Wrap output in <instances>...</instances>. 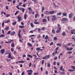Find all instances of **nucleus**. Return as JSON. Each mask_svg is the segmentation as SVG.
<instances>
[{
	"label": "nucleus",
	"instance_id": "49",
	"mask_svg": "<svg viewBox=\"0 0 75 75\" xmlns=\"http://www.w3.org/2000/svg\"><path fill=\"white\" fill-rule=\"evenodd\" d=\"M17 14H18V11H16V13H15L14 14L15 16H16V15H17Z\"/></svg>",
	"mask_w": 75,
	"mask_h": 75
},
{
	"label": "nucleus",
	"instance_id": "50",
	"mask_svg": "<svg viewBox=\"0 0 75 75\" xmlns=\"http://www.w3.org/2000/svg\"><path fill=\"white\" fill-rule=\"evenodd\" d=\"M45 74L46 75H47V74H48V71H45Z\"/></svg>",
	"mask_w": 75,
	"mask_h": 75
},
{
	"label": "nucleus",
	"instance_id": "17",
	"mask_svg": "<svg viewBox=\"0 0 75 75\" xmlns=\"http://www.w3.org/2000/svg\"><path fill=\"white\" fill-rule=\"evenodd\" d=\"M27 56L28 57H30V58H33V56L30 54H28Z\"/></svg>",
	"mask_w": 75,
	"mask_h": 75
},
{
	"label": "nucleus",
	"instance_id": "28",
	"mask_svg": "<svg viewBox=\"0 0 75 75\" xmlns=\"http://www.w3.org/2000/svg\"><path fill=\"white\" fill-rule=\"evenodd\" d=\"M19 27L21 28H24V26H19Z\"/></svg>",
	"mask_w": 75,
	"mask_h": 75
},
{
	"label": "nucleus",
	"instance_id": "7",
	"mask_svg": "<svg viewBox=\"0 0 75 75\" xmlns=\"http://www.w3.org/2000/svg\"><path fill=\"white\" fill-rule=\"evenodd\" d=\"M21 17L20 16H18L17 17V18H18L19 20H22V19H21Z\"/></svg>",
	"mask_w": 75,
	"mask_h": 75
},
{
	"label": "nucleus",
	"instance_id": "8",
	"mask_svg": "<svg viewBox=\"0 0 75 75\" xmlns=\"http://www.w3.org/2000/svg\"><path fill=\"white\" fill-rule=\"evenodd\" d=\"M16 34L15 32H13L11 33L10 35H14Z\"/></svg>",
	"mask_w": 75,
	"mask_h": 75
},
{
	"label": "nucleus",
	"instance_id": "44",
	"mask_svg": "<svg viewBox=\"0 0 75 75\" xmlns=\"http://www.w3.org/2000/svg\"><path fill=\"white\" fill-rule=\"evenodd\" d=\"M71 68H72V69H75V67L74 66H72Z\"/></svg>",
	"mask_w": 75,
	"mask_h": 75
},
{
	"label": "nucleus",
	"instance_id": "6",
	"mask_svg": "<svg viewBox=\"0 0 75 75\" xmlns=\"http://www.w3.org/2000/svg\"><path fill=\"white\" fill-rule=\"evenodd\" d=\"M57 27L58 28V29H59V30H61V28L60 27V25H59V24H57Z\"/></svg>",
	"mask_w": 75,
	"mask_h": 75
},
{
	"label": "nucleus",
	"instance_id": "11",
	"mask_svg": "<svg viewBox=\"0 0 75 75\" xmlns=\"http://www.w3.org/2000/svg\"><path fill=\"white\" fill-rule=\"evenodd\" d=\"M74 32H75V30H71L70 33L71 34H73Z\"/></svg>",
	"mask_w": 75,
	"mask_h": 75
},
{
	"label": "nucleus",
	"instance_id": "25",
	"mask_svg": "<svg viewBox=\"0 0 75 75\" xmlns=\"http://www.w3.org/2000/svg\"><path fill=\"white\" fill-rule=\"evenodd\" d=\"M11 47H14V43H12L11 44Z\"/></svg>",
	"mask_w": 75,
	"mask_h": 75
},
{
	"label": "nucleus",
	"instance_id": "31",
	"mask_svg": "<svg viewBox=\"0 0 75 75\" xmlns=\"http://www.w3.org/2000/svg\"><path fill=\"white\" fill-rule=\"evenodd\" d=\"M34 2H35V4H37L38 2L37 0H34Z\"/></svg>",
	"mask_w": 75,
	"mask_h": 75
},
{
	"label": "nucleus",
	"instance_id": "4",
	"mask_svg": "<svg viewBox=\"0 0 75 75\" xmlns=\"http://www.w3.org/2000/svg\"><path fill=\"white\" fill-rule=\"evenodd\" d=\"M5 51V50H4V49L3 50L1 49V50L0 52H1V54H3V53Z\"/></svg>",
	"mask_w": 75,
	"mask_h": 75
},
{
	"label": "nucleus",
	"instance_id": "13",
	"mask_svg": "<svg viewBox=\"0 0 75 75\" xmlns=\"http://www.w3.org/2000/svg\"><path fill=\"white\" fill-rule=\"evenodd\" d=\"M28 46H30V47H32L33 46V45H32V44H31L29 42H28Z\"/></svg>",
	"mask_w": 75,
	"mask_h": 75
},
{
	"label": "nucleus",
	"instance_id": "51",
	"mask_svg": "<svg viewBox=\"0 0 75 75\" xmlns=\"http://www.w3.org/2000/svg\"><path fill=\"white\" fill-rule=\"evenodd\" d=\"M60 73L62 74V75H64V74H65V73L64 72H60Z\"/></svg>",
	"mask_w": 75,
	"mask_h": 75
},
{
	"label": "nucleus",
	"instance_id": "24",
	"mask_svg": "<svg viewBox=\"0 0 75 75\" xmlns=\"http://www.w3.org/2000/svg\"><path fill=\"white\" fill-rule=\"evenodd\" d=\"M50 55H48L46 56L45 57H46V59H48L50 58Z\"/></svg>",
	"mask_w": 75,
	"mask_h": 75
},
{
	"label": "nucleus",
	"instance_id": "22",
	"mask_svg": "<svg viewBox=\"0 0 75 75\" xmlns=\"http://www.w3.org/2000/svg\"><path fill=\"white\" fill-rule=\"evenodd\" d=\"M48 35H47L46 36L45 39V40H47V39H48Z\"/></svg>",
	"mask_w": 75,
	"mask_h": 75
},
{
	"label": "nucleus",
	"instance_id": "54",
	"mask_svg": "<svg viewBox=\"0 0 75 75\" xmlns=\"http://www.w3.org/2000/svg\"><path fill=\"white\" fill-rule=\"evenodd\" d=\"M22 7H25V4H23V5H22Z\"/></svg>",
	"mask_w": 75,
	"mask_h": 75
},
{
	"label": "nucleus",
	"instance_id": "30",
	"mask_svg": "<svg viewBox=\"0 0 75 75\" xmlns=\"http://www.w3.org/2000/svg\"><path fill=\"white\" fill-rule=\"evenodd\" d=\"M52 32L53 34H55V30H54V29H53L52 30Z\"/></svg>",
	"mask_w": 75,
	"mask_h": 75
},
{
	"label": "nucleus",
	"instance_id": "21",
	"mask_svg": "<svg viewBox=\"0 0 75 75\" xmlns=\"http://www.w3.org/2000/svg\"><path fill=\"white\" fill-rule=\"evenodd\" d=\"M11 54L10 53L8 54V58H11Z\"/></svg>",
	"mask_w": 75,
	"mask_h": 75
},
{
	"label": "nucleus",
	"instance_id": "16",
	"mask_svg": "<svg viewBox=\"0 0 75 75\" xmlns=\"http://www.w3.org/2000/svg\"><path fill=\"white\" fill-rule=\"evenodd\" d=\"M5 37V35L3 34H1L0 35V38L1 37Z\"/></svg>",
	"mask_w": 75,
	"mask_h": 75
},
{
	"label": "nucleus",
	"instance_id": "42",
	"mask_svg": "<svg viewBox=\"0 0 75 75\" xmlns=\"http://www.w3.org/2000/svg\"><path fill=\"white\" fill-rule=\"evenodd\" d=\"M44 60H42V64L43 65L44 64Z\"/></svg>",
	"mask_w": 75,
	"mask_h": 75
},
{
	"label": "nucleus",
	"instance_id": "39",
	"mask_svg": "<svg viewBox=\"0 0 75 75\" xmlns=\"http://www.w3.org/2000/svg\"><path fill=\"white\" fill-rule=\"evenodd\" d=\"M38 16V14H36L35 16V18H37V16Z\"/></svg>",
	"mask_w": 75,
	"mask_h": 75
},
{
	"label": "nucleus",
	"instance_id": "63",
	"mask_svg": "<svg viewBox=\"0 0 75 75\" xmlns=\"http://www.w3.org/2000/svg\"><path fill=\"white\" fill-rule=\"evenodd\" d=\"M31 65V63H30L29 64V67H30Z\"/></svg>",
	"mask_w": 75,
	"mask_h": 75
},
{
	"label": "nucleus",
	"instance_id": "60",
	"mask_svg": "<svg viewBox=\"0 0 75 75\" xmlns=\"http://www.w3.org/2000/svg\"><path fill=\"white\" fill-rule=\"evenodd\" d=\"M53 44V42H52L50 44V45H52Z\"/></svg>",
	"mask_w": 75,
	"mask_h": 75
},
{
	"label": "nucleus",
	"instance_id": "64",
	"mask_svg": "<svg viewBox=\"0 0 75 75\" xmlns=\"http://www.w3.org/2000/svg\"><path fill=\"white\" fill-rule=\"evenodd\" d=\"M8 74H9V75H12V73L9 72L8 73Z\"/></svg>",
	"mask_w": 75,
	"mask_h": 75
},
{
	"label": "nucleus",
	"instance_id": "52",
	"mask_svg": "<svg viewBox=\"0 0 75 75\" xmlns=\"http://www.w3.org/2000/svg\"><path fill=\"white\" fill-rule=\"evenodd\" d=\"M44 29H45V27H43L41 28V30H44Z\"/></svg>",
	"mask_w": 75,
	"mask_h": 75
},
{
	"label": "nucleus",
	"instance_id": "10",
	"mask_svg": "<svg viewBox=\"0 0 75 75\" xmlns=\"http://www.w3.org/2000/svg\"><path fill=\"white\" fill-rule=\"evenodd\" d=\"M62 14L64 16H67V13H62Z\"/></svg>",
	"mask_w": 75,
	"mask_h": 75
},
{
	"label": "nucleus",
	"instance_id": "33",
	"mask_svg": "<svg viewBox=\"0 0 75 75\" xmlns=\"http://www.w3.org/2000/svg\"><path fill=\"white\" fill-rule=\"evenodd\" d=\"M34 24H40V23L35 22H34Z\"/></svg>",
	"mask_w": 75,
	"mask_h": 75
},
{
	"label": "nucleus",
	"instance_id": "38",
	"mask_svg": "<svg viewBox=\"0 0 75 75\" xmlns=\"http://www.w3.org/2000/svg\"><path fill=\"white\" fill-rule=\"evenodd\" d=\"M44 10V7H43L42 8V12H43Z\"/></svg>",
	"mask_w": 75,
	"mask_h": 75
},
{
	"label": "nucleus",
	"instance_id": "46",
	"mask_svg": "<svg viewBox=\"0 0 75 75\" xmlns=\"http://www.w3.org/2000/svg\"><path fill=\"white\" fill-rule=\"evenodd\" d=\"M6 10H8V6H6L5 7Z\"/></svg>",
	"mask_w": 75,
	"mask_h": 75
},
{
	"label": "nucleus",
	"instance_id": "3",
	"mask_svg": "<svg viewBox=\"0 0 75 75\" xmlns=\"http://www.w3.org/2000/svg\"><path fill=\"white\" fill-rule=\"evenodd\" d=\"M63 21H67L68 20V18H62V19Z\"/></svg>",
	"mask_w": 75,
	"mask_h": 75
},
{
	"label": "nucleus",
	"instance_id": "36",
	"mask_svg": "<svg viewBox=\"0 0 75 75\" xmlns=\"http://www.w3.org/2000/svg\"><path fill=\"white\" fill-rule=\"evenodd\" d=\"M30 25L32 27H34V25H33V24L32 23H30Z\"/></svg>",
	"mask_w": 75,
	"mask_h": 75
},
{
	"label": "nucleus",
	"instance_id": "14",
	"mask_svg": "<svg viewBox=\"0 0 75 75\" xmlns=\"http://www.w3.org/2000/svg\"><path fill=\"white\" fill-rule=\"evenodd\" d=\"M27 14H24V18H25V20H26L27 19Z\"/></svg>",
	"mask_w": 75,
	"mask_h": 75
},
{
	"label": "nucleus",
	"instance_id": "59",
	"mask_svg": "<svg viewBox=\"0 0 75 75\" xmlns=\"http://www.w3.org/2000/svg\"><path fill=\"white\" fill-rule=\"evenodd\" d=\"M28 13L29 14H31V13H32V12L31 11H29Z\"/></svg>",
	"mask_w": 75,
	"mask_h": 75
},
{
	"label": "nucleus",
	"instance_id": "41",
	"mask_svg": "<svg viewBox=\"0 0 75 75\" xmlns=\"http://www.w3.org/2000/svg\"><path fill=\"white\" fill-rule=\"evenodd\" d=\"M32 73H33V72H29L28 73V75H30L32 74Z\"/></svg>",
	"mask_w": 75,
	"mask_h": 75
},
{
	"label": "nucleus",
	"instance_id": "37",
	"mask_svg": "<svg viewBox=\"0 0 75 75\" xmlns=\"http://www.w3.org/2000/svg\"><path fill=\"white\" fill-rule=\"evenodd\" d=\"M71 44H72V43H68V44L67 45V46H69V45H71Z\"/></svg>",
	"mask_w": 75,
	"mask_h": 75
},
{
	"label": "nucleus",
	"instance_id": "12",
	"mask_svg": "<svg viewBox=\"0 0 75 75\" xmlns=\"http://www.w3.org/2000/svg\"><path fill=\"white\" fill-rule=\"evenodd\" d=\"M8 29H9V27L8 26H7L6 27V28L5 29H4V30H8Z\"/></svg>",
	"mask_w": 75,
	"mask_h": 75
},
{
	"label": "nucleus",
	"instance_id": "23",
	"mask_svg": "<svg viewBox=\"0 0 75 75\" xmlns=\"http://www.w3.org/2000/svg\"><path fill=\"white\" fill-rule=\"evenodd\" d=\"M66 34V33L65 32H63L62 33V35L63 36H65V35Z\"/></svg>",
	"mask_w": 75,
	"mask_h": 75
},
{
	"label": "nucleus",
	"instance_id": "5",
	"mask_svg": "<svg viewBox=\"0 0 75 75\" xmlns=\"http://www.w3.org/2000/svg\"><path fill=\"white\" fill-rule=\"evenodd\" d=\"M36 50L37 51H43V50L40 49V47H38L36 48Z\"/></svg>",
	"mask_w": 75,
	"mask_h": 75
},
{
	"label": "nucleus",
	"instance_id": "62",
	"mask_svg": "<svg viewBox=\"0 0 75 75\" xmlns=\"http://www.w3.org/2000/svg\"><path fill=\"white\" fill-rule=\"evenodd\" d=\"M53 64H54V65H56V62L54 61L53 62Z\"/></svg>",
	"mask_w": 75,
	"mask_h": 75
},
{
	"label": "nucleus",
	"instance_id": "56",
	"mask_svg": "<svg viewBox=\"0 0 75 75\" xmlns=\"http://www.w3.org/2000/svg\"><path fill=\"white\" fill-rule=\"evenodd\" d=\"M11 50L12 52H13V51H14V48H11Z\"/></svg>",
	"mask_w": 75,
	"mask_h": 75
},
{
	"label": "nucleus",
	"instance_id": "58",
	"mask_svg": "<svg viewBox=\"0 0 75 75\" xmlns=\"http://www.w3.org/2000/svg\"><path fill=\"white\" fill-rule=\"evenodd\" d=\"M41 29H40V28L38 29V32H40L41 31Z\"/></svg>",
	"mask_w": 75,
	"mask_h": 75
},
{
	"label": "nucleus",
	"instance_id": "19",
	"mask_svg": "<svg viewBox=\"0 0 75 75\" xmlns=\"http://www.w3.org/2000/svg\"><path fill=\"white\" fill-rule=\"evenodd\" d=\"M47 21V19H43L42 20V21L43 23H44Z\"/></svg>",
	"mask_w": 75,
	"mask_h": 75
},
{
	"label": "nucleus",
	"instance_id": "53",
	"mask_svg": "<svg viewBox=\"0 0 75 75\" xmlns=\"http://www.w3.org/2000/svg\"><path fill=\"white\" fill-rule=\"evenodd\" d=\"M28 10H30H30H31V7H28Z\"/></svg>",
	"mask_w": 75,
	"mask_h": 75
},
{
	"label": "nucleus",
	"instance_id": "40",
	"mask_svg": "<svg viewBox=\"0 0 75 75\" xmlns=\"http://www.w3.org/2000/svg\"><path fill=\"white\" fill-rule=\"evenodd\" d=\"M59 32H60V31L59 30H57L56 33H59Z\"/></svg>",
	"mask_w": 75,
	"mask_h": 75
},
{
	"label": "nucleus",
	"instance_id": "47",
	"mask_svg": "<svg viewBox=\"0 0 75 75\" xmlns=\"http://www.w3.org/2000/svg\"><path fill=\"white\" fill-rule=\"evenodd\" d=\"M18 35L19 38H21V34H18Z\"/></svg>",
	"mask_w": 75,
	"mask_h": 75
},
{
	"label": "nucleus",
	"instance_id": "20",
	"mask_svg": "<svg viewBox=\"0 0 75 75\" xmlns=\"http://www.w3.org/2000/svg\"><path fill=\"white\" fill-rule=\"evenodd\" d=\"M57 46H61V45H62V44L61 43H57Z\"/></svg>",
	"mask_w": 75,
	"mask_h": 75
},
{
	"label": "nucleus",
	"instance_id": "48",
	"mask_svg": "<svg viewBox=\"0 0 75 75\" xmlns=\"http://www.w3.org/2000/svg\"><path fill=\"white\" fill-rule=\"evenodd\" d=\"M11 33V31L10 30L7 33L8 34H10Z\"/></svg>",
	"mask_w": 75,
	"mask_h": 75
},
{
	"label": "nucleus",
	"instance_id": "55",
	"mask_svg": "<svg viewBox=\"0 0 75 75\" xmlns=\"http://www.w3.org/2000/svg\"><path fill=\"white\" fill-rule=\"evenodd\" d=\"M4 22H3L2 23V27H4Z\"/></svg>",
	"mask_w": 75,
	"mask_h": 75
},
{
	"label": "nucleus",
	"instance_id": "45",
	"mask_svg": "<svg viewBox=\"0 0 75 75\" xmlns=\"http://www.w3.org/2000/svg\"><path fill=\"white\" fill-rule=\"evenodd\" d=\"M62 69H63V67L62 66H61L60 68L61 71H62Z\"/></svg>",
	"mask_w": 75,
	"mask_h": 75
},
{
	"label": "nucleus",
	"instance_id": "34",
	"mask_svg": "<svg viewBox=\"0 0 75 75\" xmlns=\"http://www.w3.org/2000/svg\"><path fill=\"white\" fill-rule=\"evenodd\" d=\"M9 22H10V20H8L6 21H5L4 23H9Z\"/></svg>",
	"mask_w": 75,
	"mask_h": 75
},
{
	"label": "nucleus",
	"instance_id": "26",
	"mask_svg": "<svg viewBox=\"0 0 75 75\" xmlns=\"http://www.w3.org/2000/svg\"><path fill=\"white\" fill-rule=\"evenodd\" d=\"M47 67H49L50 68V67H51V65L50 64V63H48L47 64Z\"/></svg>",
	"mask_w": 75,
	"mask_h": 75
},
{
	"label": "nucleus",
	"instance_id": "61",
	"mask_svg": "<svg viewBox=\"0 0 75 75\" xmlns=\"http://www.w3.org/2000/svg\"><path fill=\"white\" fill-rule=\"evenodd\" d=\"M24 74H25V72L23 71V72L22 73V74H21V75H24Z\"/></svg>",
	"mask_w": 75,
	"mask_h": 75
},
{
	"label": "nucleus",
	"instance_id": "32",
	"mask_svg": "<svg viewBox=\"0 0 75 75\" xmlns=\"http://www.w3.org/2000/svg\"><path fill=\"white\" fill-rule=\"evenodd\" d=\"M54 41H56L57 40V38L56 37H54Z\"/></svg>",
	"mask_w": 75,
	"mask_h": 75
},
{
	"label": "nucleus",
	"instance_id": "43",
	"mask_svg": "<svg viewBox=\"0 0 75 75\" xmlns=\"http://www.w3.org/2000/svg\"><path fill=\"white\" fill-rule=\"evenodd\" d=\"M25 62V61H19V62H21V63H24V62Z\"/></svg>",
	"mask_w": 75,
	"mask_h": 75
},
{
	"label": "nucleus",
	"instance_id": "35",
	"mask_svg": "<svg viewBox=\"0 0 75 75\" xmlns=\"http://www.w3.org/2000/svg\"><path fill=\"white\" fill-rule=\"evenodd\" d=\"M25 9H24L23 8H22V11L23 13H24V11H25Z\"/></svg>",
	"mask_w": 75,
	"mask_h": 75
},
{
	"label": "nucleus",
	"instance_id": "29",
	"mask_svg": "<svg viewBox=\"0 0 75 75\" xmlns=\"http://www.w3.org/2000/svg\"><path fill=\"white\" fill-rule=\"evenodd\" d=\"M16 24H17V21L12 23V25H16Z\"/></svg>",
	"mask_w": 75,
	"mask_h": 75
},
{
	"label": "nucleus",
	"instance_id": "57",
	"mask_svg": "<svg viewBox=\"0 0 75 75\" xmlns=\"http://www.w3.org/2000/svg\"><path fill=\"white\" fill-rule=\"evenodd\" d=\"M72 50H73V48L72 47H71L69 49V51H71Z\"/></svg>",
	"mask_w": 75,
	"mask_h": 75
},
{
	"label": "nucleus",
	"instance_id": "2",
	"mask_svg": "<svg viewBox=\"0 0 75 75\" xmlns=\"http://www.w3.org/2000/svg\"><path fill=\"white\" fill-rule=\"evenodd\" d=\"M51 17H53L51 19L52 21H55L57 20V17L55 16V15L52 16Z\"/></svg>",
	"mask_w": 75,
	"mask_h": 75
},
{
	"label": "nucleus",
	"instance_id": "9",
	"mask_svg": "<svg viewBox=\"0 0 75 75\" xmlns=\"http://www.w3.org/2000/svg\"><path fill=\"white\" fill-rule=\"evenodd\" d=\"M69 18H72V14L71 13L69 15Z\"/></svg>",
	"mask_w": 75,
	"mask_h": 75
},
{
	"label": "nucleus",
	"instance_id": "1",
	"mask_svg": "<svg viewBox=\"0 0 75 75\" xmlns=\"http://www.w3.org/2000/svg\"><path fill=\"white\" fill-rule=\"evenodd\" d=\"M48 13H49L50 14H53L55 13V11H52L49 12L48 11H46L45 14H48Z\"/></svg>",
	"mask_w": 75,
	"mask_h": 75
},
{
	"label": "nucleus",
	"instance_id": "27",
	"mask_svg": "<svg viewBox=\"0 0 75 75\" xmlns=\"http://www.w3.org/2000/svg\"><path fill=\"white\" fill-rule=\"evenodd\" d=\"M26 72H33V70L31 69L29 70H27Z\"/></svg>",
	"mask_w": 75,
	"mask_h": 75
},
{
	"label": "nucleus",
	"instance_id": "15",
	"mask_svg": "<svg viewBox=\"0 0 75 75\" xmlns=\"http://www.w3.org/2000/svg\"><path fill=\"white\" fill-rule=\"evenodd\" d=\"M68 71H69V72H73L74 71V70L72 69H69L68 70Z\"/></svg>",
	"mask_w": 75,
	"mask_h": 75
},
{
	"label": "nucleus",
	"instance_id": "18",
	"mask_svg": "<svg viewBox=\"0 0 75 75\" xmlns=\"http://www.w3.org/2000/svg\"><path fill=\"white\" fill-rule=\"evenodd\" d=\"M61 14H62V13H61V12H60V13H57V16H61Z\"/></svg>",
	"mask_w": 75,
	"mask_h": 75
}]
</instances>
